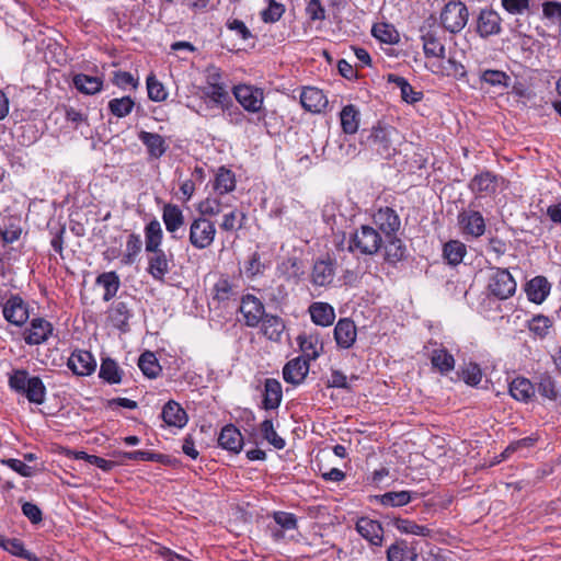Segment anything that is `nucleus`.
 Wrapping results in <instances>:
<instances>
[{
	"mask_svg": "<svg viewBox=\"0 0 561 561\" xmlns=\"http://www.w3.org/2000/svg\"><path fill=\"white\" fill-rule=\"evenodd\" d=\"M423 49L426 57L445 58V45L433 32L422 35Z\"/></svg>",
	"mask_w": 561,
	"mask_h": 561,
	"instance_id": "c9c22d12",
	"label": "nucleus"
},
{
	"mask_svg": "<svg viewBox=\"0 0 561 561\" xmlns=\"http://www.w3.org/2000/svg\"><path fill=\"white\" fill-rule=\"evenodd\" d=\"M501 4L505 11L513 15H522L529 10V0H501Z\"/></svg>",
	"mask_w": 561,
	"mask_h": 561,
	"instance_id": "69168bd1",
	"label": "nucleus"
},
{
	"mask_svg": "<svg viewBox=\"0 0 561 561\" xmlns=\"http://www.w3.org/2000/svg\"><path fill=\"white\" fill-rule=\"evenodd\" d=\"M431 363L440 374H448L455 368V359L445 348H437L432 352Z\"/></svg>",
	"mask_w": 561,
	"mask_h": 561,
	"instance_id": "79ce46f5",
	"label": "nucleus"
},
{
	"mask_svg": "<svg viewBox=\"0 0 561 561\" xmlns=\"http://www.w3.org/2000/svg\"><path fill=\"white\" fill-rule=\"evenodd\" d=\"M69 369L78 376H89L96 368V362L93 355L83 350L72 352L67 363Z\"/></svg>",
	"mask_w": 561,
	"mask_h": 561,
	"instance_id": "ddd939ff",
	"label": "nucleus"
},
{
	"mask_svg": "<svg viewBox=\"0 0 561 561\" xmlns=\"http://www.w3.org/2000/svg\"><path fill=\"white\" fill-rule=\"evenodd\" d=\"M226 207L227 205L220 198L207 197L199 203L197 209L202 215L201 217H205L219 215L225 210Z\"/></svg>",
	"mask_w": 561,
	"mask_h": 561,
	"instance_id": "4d7b16f0",
	"label": "nucleus"
},
{
	"mask_svg": "<svg viewBox=\"0 0 561 561\" xmlns=\"http://www.w3.org/2000/svg\"><path fill=\"white\" fill-rule=\"evenodd\" d=\"M551 325L552 321L542 314L535 316L528 321L529 331L540 339H543L549 334Z\"/></svg>",
	"mask_w": 561,
	"mask_h": 561,
	"instance_id": "13d9d810",
	"label": "nucleus"
},
{
	"mask_svg": "<svg viewBox=\"0 0 561 561\" xmlns=\"http://www.w3.org/2000/svg\"><path fill=\"white\" fill-rule=\"evenodd\" d=\"M5 551L13 556L26 559L28 561H42L33 552L26 550L23 546V542L16 538L10 539V541L8 542V547H5Z\"/></svg>",
	"mask_w": 561,
	"mask_h": 561,
	"instance_id": "bf43d9fd",
	"label": "nucleus"
},
{
	"mask_svg": "<svg viewBox=\"0 0 561 561\" xmlns=\"http://www.w3.org/2000/svg\"><path fill=\"white\" fill-rule=\"evenodd\" d=\"M245 214L239 209H232L227 214H224L220 229L224 231H233L241 229L244 225Z\"/></svg>",
	"mask_w": 561,
	"mask_h": 561,
	"instance_id": "603ef678",
	"label": "nucleus"
},
{
	"mask_svg": "<svg viewBox=\"0 0 561 561\" xmlns=\"http://www.w3.org/2000/svg\"><path fill=\"white\" fill-rule=\"evenodd\" d=\"M373 36L385 44H397L399 42V33L393 25L388 23H377L371 28Z\"/></svg>",
	"mask_w": 561,
	"mask_h": 561,
	"instance_id": "a18cd8bd",
	"label": "nucleus"
},
{
	"mask_svg": "<svg viewBox=\"0 0 561 561\" xmlns=\"http://www.w3.org/2000/svg\"><path fill=\"white\" fill-rule=\"evenodd\" d=\"M204 94L219 105H225L230 100L226 87L217 81H209V85L205 89Z\"/></svg>",
	"mask_w": 561,
	"mask_h": 561,
	"instance_id": "5fc2aeb1",
	"label": "nucleus"
},
{
	"mask_svg": "<svg viewBox=\"0 0 561 561\" xmlns=\"http://www.w3.org/2000/svg\"><path fill=\"white\" fill-rule=\"evenodd\" d=\"M147 90L149 99L154 102L164 101L168 96L163 84L159 82L154 76H149L147 78Z\"/></svg>",
	"mask_w": 561,
	"mask_h": 561,
	"instance_id": "680f3d73",
	"label": "nucleus"
},
{
	"mask_svg": "<svg viewBox=\"0 0 561 561\" xmlns=\"http://www.w3.org/2000/svg\"><path fill=\"white\" fill-rule=\"evenodd\" d=\"M162 238L163 231L160 222L157 219H153L149 224H147V226L145 227L146 251L149 253L162 250Z\"/></svg>",
	"mask_w": 561,
	"mask_h": 561,
	"instance_id": "bb28decb",
	"label": "nucleus"
},
{
	"mask_svg": "<svg viewBox=\"0 0 561 561\" xmlns=\"http://www.w3.org/2000/svg\"><path fill=\"white\" fill-rule=\"evenodd\" d=\"M147 272L158 282H163L170 272V259L163 250L149 252Z\"/></svg>",
	"mask_w": 561,
	"mask_h": 561,
	"instance_id": "f3484780",
	"label": "nucleus"
},
{
	"mask_svg": "<svg viewBox=\"0 0 561 561\" xmlns=\"http://www.w3.org/2000/svg\"><path fill=\"white\" fill-rule=\"evenodd\" d=\"M218 444L233 453H239L243 445V437L234 425H226L218 437Z\"/></svg>",
	"mask_w": 561,
	"mask_h": 561,
	"instance_id": "393cba45",
	"label": "nucleus"
},
{
	"mask_svg": "<svg viewBox=\"0 0 561 561\" xmlns=\"http://www.w3.org/2000/svg\"><path fill=\"white\" fill-rule=\"evenodd\" d=\"M488 279V291L500 300L512 297L517 288V283L506 268L491 266Z\"/></svg>",
	"mask_w": 561,
	"mask_h": 561,
	"instance_id": "7ed1b4c3",
	"label": "nucleus"
},
{
	"mask_svg": "<svg viewBox=\"0 0 561 561\" xmlns=\"http://www.w3.org/2000/svg\"><path fill=\"white\" fill-rule=\"evenodd\" d=\"M511 396L522 402H528L535 396L533 383L526 378H515L510 383Z\"/></svg>",
	"mask_w": 561,
	"mask_h": 561,
	"instance_id": "473e14b6",
	"label": "nucleus"
},
{
	"mask_svg": "<svg viewBox=\"0 0 561 561\" xmlns=\"http://www.w3.org/2000/svg\"><path fill=\"white\" fill-rule=\"evenodd\" d=\"M396 135V129L378 126L371 129L368 141L378 154L383 158H389L396 151L393 146V136Z\"/></svg>",
	"mask_w": 561,
	"mask_h": 561,
	"instance_id": "0eeeda50",
	"label": "nucleus"
},
{
	"mask_svg": "<svg viewBox=\"0 0 561 561\" xmlns=\"http://www.w3.org/2000/svg\"><path fill=\"white\" fill-rule=\"evenodd\" d=\"M260 431L263 438L276 449H283L286 445L285 439L282 438L276 431L272 420H264L260 425Z\"/></svg>",
	"mask_w": 561,
	"mask_h": 561,
	"instance_id": "864d4df0",
	"label": "nucleus"
},
{
	"mask_svg": "<svg viewBox=\"0 0 561 561\" xmlns=\"http://www.w3.org/2000/svg\"><path fill=\"white\" fill-rule=\"evenodd\" d=\"M538 392L549 399L556 400L558 397V391L556 390L554 381L548 375H543L540 377V381L538 383Z\"/></svg>",
	"mask_w": 561,
	"mask_h": 561,
	"instance_id": "338daca9",
	"label": "nucleus"
},
{
	"mask_svg": "<svg viewBox=\"0 0 561 561\" xmlns=\"http://www.w3.org/2000/svg\"><path fill=\"white\" fill-rule=\"evenodd\" d=\"M359 111L353 104L344 106L340 113L341 126L345 134L353 135L359 127Z\"/></svg>",
	"mask_w": 561,
	"mask_h": 561,
	"instance_id": "2f4dec72",
	"label": "nucleus"
},
{
	"mask_svg": "<svg viewBox=\"0 0 561 561\" xmlns=\"http://www.w3.org/2000/svg\"><path fill=\"white\" fill-rule=\"evenodd\" d=\"M138 366L142 374L149 378H156L161 371V367L156 355L149 351L140 355Z\"/></svg>",
	"mask_w": 561,
	"mask_h": 561,
	"instance_id": "de8ad7c7",
	"label": "nucleus"
},
{
	"mask_svg": "<svg viewBox=\"0 0 561 561\" xmlns=\"http://www.w3.org/2000/svg\"><path fill=\"white\" fill-rule=\"evenodd\" d=\"M300 103L309 112L320 113L328 106V99L318 88H306L301 92Z\"/></svg>",
	"mask_w": 561,
	"mask_h": 561,
	"instance_id": "a211bd4d",
	"label": "nucleus"
},
{
	"mask_svg": "<svg viewBox=\"0 0 561 561\" xmlns=\"http://www.w3.org/2000/svg\"><path fill=\"white\" fill-rule=\"evenodd\" d=\"M96 284L102 285L105 290L103 300L110 301L116 295L121 283L115 272H107L98 276Z\"/></svg>",
	"mask_w": 561,
	"mask_h": 561,
	"instance_id": "37998d69",
	"label": "nucleus"
},
{
	"mask_svg": "<svg viewBox=\"0 0 561 561\" xmlns=\"http://www.w3.org/2000/svg\"><path fill=\"white\" fill-rule=\"evenodd\" d=\"M468 9L460 1L448 2L442 13L440 23L450 33H459L468 22Z\"/></svg>",
	"mask_w": 561,
	"mask_h": 561,
	"instance_id": "39448f33",
	"label": "nucleus"
},
{
	"mask_svg": "<svg viewBox=\"0 0 561 561\" xmlns=\"http://www.w3.org/2000/svg\"><path fill=\"white\" fill-rule=\"evenodd\" d=\"M232 93L247 112L260 113L263 110L264 93L262 89L249 84H239L233 88Z\"/></svg>",
	"mask_w": 561,
	"mask_h": 561,
	"instance_id": "423d86ee",
	"label": "nucleus"
},
{
	"mask_svg": "<svg viewBox=\"0 0 561 561\" xmlns=\"http://www.w3.org/2000/svg\"><path fill=\"white\" fill-rule=\"evenodd\" d=\"M2 313L4 319L16 327H22L28 319V306L18 295H11L2 305Z\"/></svg>",
	"mask_w": 561,
	"mask_h": 561,
	"instance_id": "6e6552de",
	"label": "nucleus"
},
{
	"mask_svg": "<svg viewBox=\"0 0 561 561\" xmlns=\"http://www.w3.org/2000/svg\"><path fill=\"white\" fill-rule=\"evenodd\" d=\"M99 375L110 383H119L122 380V371L116 362L111 358L102 360Z\"/></svg>",
	"mask_w": 561,
	"mask_h": 561,
	"instance_id": "09e8293b",
	"label": "nucleus"
},
{
	"mask_svg": "<svg viewBox=\"0 0 561 561\" xmlns=\"http://www.w3.org/2000/svg\"><path fill=\"white\" fill-rule=\"evenodd\" d=\"M542 13L551 23L561 26V2L546 1L542 3Z\"/></svg>",
	"mask_w": 561,
	"mask_h": 561,
	"instance_id": "e2e57ef3",
	"label": "nucleus"
},
{
	"mask_svg": "<svg viewBox=\"0 0 561 561\" xmlns=\"http://www.w3.org/2000/svg\"><path fill=\"white\" fill-rule=\"evenodd\" d=\"M382 238L377 229L363 225L351 237L348 249L365 255H373L381 248Z\"/></svg>",
	"mask_w": 561,
	"mask_h": 561,
	"instance_id": "f03ea898",
	"label": "nucleus"
},
{
	"mask_svg": "<svg viewBox=\"0 0 561 561\" xmlns=\"http://www.w3.org/2000/svg\"><path fill=\"white\" fill-rule=\"evenodd\" d=\"M356 531L373 546H381L383 540V528L377 520L368 517H360L355 525Z\"/></svg>",
	"mask_w": 561,
	"mask_h": 561,
	"instance_id": "2eb2a0df",
	"label": "nucleus"
},
{
	"mask_svg": "<svg viewBox=\"0 0 561 561\" xmlns=\"http://www.w3.org/2000/svg\"><path fill=\"white\" fill-rule=\"evenodd\" d=\"M309 313L314 324L329 327L335 320L334 308L328 302L317 301L309 306Z\"/></svg>",
	"mask_w": 561,
	"mask_h": 561,
	"instance_id": "5701e85b",
	"label": "nucleus"
},
{
	"mask_svg": "<svg viewBox=\"0 0 561 561\" xmlns=\"http://www.w3.org/2000/svg\"><path fill=\"white\" fill-rule=\"evenodd\" d=\"M284 12V4L276 0H270L268 7L262 11L261 16L265 23H275L283 16Z\"/></svg>",
	"mask_w": 561,
	"mask_h": 561,
	"instance_id": "052dcab7",
	"label": "nucleus"
},
{
	"mask_svg": "<svg viewBox=\"0 0 561 561\" xmlns=\"http://www.w3.org/2000/svg\"><path fill=\"white\" fill-rule=\"evenodd\" d=\"M134 105L135 102L129 96L116 98L108 102V110L114 116L123 118L131 113Z\"/></svg>",
	"mask_w": 561,
	"mask_h": 561,
	"instance_id": "3c124183",
	"label": "nucleus"
},
{
	"mask_svg": "<svg viewBox=\"0 0 561 561\" xmlns=\"http://www.w3.org/2000/svg\"><path fill=\"white\" fill-rule=\"evenodd\" d=\"M357 154V146L346 139L341 140L336 148L329 149L330 158L337 163L347 162L354 159Z\"/></svg>",
	"mask_w": 561,
	"mask_h": 561,
	"instance_id": "f704fd0d",
	"label": "nucleus"
},
{
	"mask_svg": "<svg viewBox=\"0 0 561 561\" xmlns=\"http://www.w3.org/2000/svg\"><path fill=\"white\" fill-rule=\"evenodd\" d=\"M234 187H236L234 174L226 168H220L216 175V179H215L214 188L220 195H225L229 192H232L234 190Z\"/></svg>",
	"mask_w": 561,
	"mask_h": 561,
	"instance_id": "49530a36",
	"label": "nucleus"
},
{
	"mask_svg": "<svg viewBox=\"0 0 561 561\" xmlns=\"http://www.w3.org/2000/svg\"><path fill=\"white\" fill-rule=\"evenodd\" d=\"M142 242L140 240V237L137 234H129L127 242H126V254L124 255L125 263H133L136 255L141 250Z\"/></svg>",
	"mask_w": 561,
	"mask_h": 561,
	"instance_id": "0e129e2a",
	"label": "nucleus"
},
{
	"mask_svg": "<svg viewBox=\"0 0 561 561\" xmlns=\"http://www.w3.org/2000/svg\"><path fill=\"white\" fill-rule=\"evenodd\" d=\"M335 275L336 263L333 260H318L313 264L310 279L314 286L329 287L333 284Z\"/></svg>",
	"mask_w": 561,
	"mask_h": 561,
	"instance_id": "9d476101",
	"label": "nucleus"
},
{
	"mask_svg": "<svg viewBox=\"0 0 561 561\" xmlns=\"http://www.w3.org/2000/svg\"><path fill=\"white\" fill-rule=\"evenodd\" d=\"M261 321L263 334L271 341H278L285 329L283 320L277 316L265 314Z\"/></svg>",
	"mask_w": 561,
	"mask_h": 561,
	"instance_id": "4c0bfd02",
	"label": "nucleus"
},
{
	"mask_svg": "<svg viewBox=\"0 0 561 561\" xmlns=\"http://www.w3.org/2000/svg\"><path fill=\"white\" fill-rule=\"evenodd\" d=\"M162 220L164 222L165 229L169 233H171L173 239H179L178 236L179 230L184 225V215L182 209L174 204H165L162 209Z\"/></svg>",
	"mask_w": 561,
	"mask_h": 561,
	"instance_id": "dca6fc26",
	"label": "nucleus"
},
{
	"mask_svg": "<svg viewBox=\"0 0 561 561\" xmlns=\"http://www.w3.org/2000/svg\"><path fill=\"white\" fill-rule=\"evenodd\" d=\"M385 238L386 261L390 263H397L401 261L405 256V247L403 245L402 241L399 238H397L396 234Z\"/></svg>",
	"mask_w": 561,
	"mask_h": 561,
	"instance_id": "a19ab883",
	"label": "nucleus"
},
{
	"mask_svg": "<svg viewBox=\"0 0 561 561\" xmlns=\"http://www.w3.org/2000/svg\"><path fill=\"white\" fill-rule=\"evenodd\" d=\"M238 296L237 287L227 278L220 277L214 285V299L227 301L236 299Z\"/></svg>",
	"mask_w": 561,
	"mask_h": 561,
	"instance_id": "c03bdc74",
	"label": "nucleus"
},
{
	"mask_svg": "<svg viewBox=\"0 0 561 561\" xmlns=\"http://www.w3.org/2000/svg\"><path fill=\"white\" fill-rule=\"evenodd\" d=\"M550 284L543 276H536L526 284L525 291L528 299L535 304H541L550 293Z\"/></svg>",
	"mask_w": 561,
	"mask_h": 561,
	"instance_id": "b1692460",
	"label": "nucleus"
},
{
	"mask_svg": "<svg viewBox=\"0 0 561 561\" xmlns=\"http://www.w3.org/2000/svg\"><path fill=\"white\" fill-rule=\"evenodd\" d=\"M216 237V227L206 217L194 218L190 224L188 241L197 250L209 248Z\"/></svg>",
	"mask_w": 561,
	"mask_h": 561,
	"instance_id": "20e7f679",
	"label": "nucleus"
},
{
	"mask_svg": "<svg viewBox=\"0 0 561 561\" xmlns=\"http://www.w3.org/2000/svg\"><path fill=\"white\" fill-rule=\"evenodd\" d=\"M478 33L482 37L499 34L501 31V18L493 10H482L478 18Z\"/></svg>",
	"mask_w": 561,
	"mask_h": 561,
	"instance_id": "412c9836",
	"label": "nucleus"
},
{
	"mask_svg": "<svg viewBox=\"0 0 561 561\" xmlns=\"http://www.w3.org/2000/svg\"><path fill=\"white\" fill-rule=\"evenodd\" d=\"M73 85L84 94H95L102 90L103 81L99 77L78 73L72 79Z\"/></svg>",
	"mask_w": 561,
	"mask_h": 561,
	"instance_id": "72a5a7b5",
	"label": "nucleus"
},
{
	"mask_svg": "<svg viewBox=\"0 0 561 561\" xmlns=\"http://www.w3.org/2000/svg\"><path fill=\"white\" fill-rule=\"evenodd\" d=\"M497 179L491 172L477 174L470 182V188L473 193L491 195L496 191Z\"/></svg>",
	"mask_w": 561,
	"mask_h": 561,
	"instance_id": "cd10ccee",
	"label": "nucleus"
},
{
	"mask_svg": "<svg viewBox=\"0 0 561 561\" xmlns=\"http://www.w3.org/2000/svg\"><path fill=\"white\" fill-rule=\"evenodd\" d=\"M139 140L147 147L153 158H160L167 150L165 141L159 134L141 130L138 134Z\"/></svg>",
	"mask_w": 561,
	"mask_h": 561,
	"instance_id": "7c9ffc66",
	"label": "nucleus"
},
{
	"mask_svg": "<svg viewBox=\"0 0 561 561\" xmlns=\"http://www.w3.org/2000/svg\"><path fill=\"white\" fill-rule=\"evenodd\" d=\"M53 325L43 318H34L30 328L24 331V341L28 345H38L48 340L53 334Z\"/></svg>",
	"mask_w": 561,
	"mask_h": 561,
	"instance_id": "9b49d317",
	"label": "nucleus"
},
{
	"mask_svg": "<svg viewBox=\"0 0 561 561\" xmlns=\"http://www.w3.org/2000/svg\"><path fill=\"white\" fill-rule=\"evenodd\" d=\"M240 312L243 314L248 327H256L265 317L264 306L259 298L253 295L242 297Z\"/></svg>",
	"mask_w": 561,
	"mask_h": 561,
	"instance_id": "f8f14e48",
	"label": "nucleus"
},
{
	"mask_svg": "<svg viewBox=\"0 0 561 561\" xmlns=\"http://www.w3.org/2000/svg\"><path fill=\"white\" fill-rule=\"evenodd\" d=\"M11 390L23 394L31 403L42 404L46 398V387L38 376H31L25 369H14L9 374Z\"/></svg>",
	"mask_w": 561,
	"mask_h": 561,
	"instance_id": "f257e3e1",
	"label": "nucleus"
},
{
	"mask_svg": "<svg viewBox=\"0 0 561 561\" xmlns=\"http://www.w3.org/2000/svg\"><path fill=\"white\" fill-rule=\"evenodd\" d=\"M161 417L167 425L175 426L178 428L184 427L188 420L185 410L173 400H170L164 404Z\"/></svg>",
	"mask_w": 561,
	"mask_h": 561,
	"instance_id": "4be33fe9",
	"label": "nucleus"
},
{
	"mask_svg": "<svg viewBox=\"0 0 561 561\" xmlns=\"http://www.w3.org/2000/svg\"><path fill=\"white\" fill-rule=\"evenodd\" d=\"M458 225L465 236L481 237L485 231V221L477 210H462L458 215Z\"/></svg>",
	"mask_w": 561,
	"mask_h": 561,
	"instance_id": "1a4fd4ad",
	"label": "nucleus"
},
{
	"mask_svg": "<svg viewBox=\"0 0 561 561\" xmlns=\"http://www.w3.org/2000/svg\"><path fill=\"white\" fill-rule=\"evenodd\" d=\"M282 397L280 382L274 378H267L264 382L263 408L265 410L278 408Z\"/></svg>",
	"mask_w": 561,
	"mask_h": 561,
	"instance_id": "a878e982",
	"label": "nucleus"
},
{
	"mask_svg": "<svg viewBox=\"0 0 561 561\" xmlns=\"http://www.w3.org/2000/svg\"><path fill=\"white\" fill-rule=\"evenodd\" d=\"M417 554L405 540H397L387 549L388 561H416Z\"/></svg>",
	"mask_w": 561,
	"mask_h": 561,
	"instance_id": "c85d7f7f",
	"label": "nucleus"
},
{
	"mask_svg": "<svg viewBox=\"0 0 561 561\" xmlns=\"http://www.w3.org/2000/svg\"><path fill=\"white\" fill-rule=\"evenodd\" d=\"M481 80L489 85L507 89L511 83V78L504 71L501 70H485L481 75Z\"/></svg>",
	"mask_w": 561,
	"mask_h": 561,
	"instance_id": "6e6d98bb",
	"label": "nucleus"
},
{
	"mask_svg": "<svg viewBox=\"0 0 561 561\" xmlns=\"http://www.w3.org/2000/svg\"><path fill=\"white\" fill-rule=\"evenodd\" d=\"M356 327L348 319H340L334 328V339L336 344L342 348H350L356 341Z\"/></svg>",
	"mask_w": 561,
	"mask_h": 561,
	"instance_id": "6ab92c4d",
	"label": "nucleus"
},
{
	"mask_svg": "<svg viewBox=\"0 0 561 561\" xmlns=\"http://www.w3.org/2000/svg\"><path fill=\"white\" fill-rule=\"evenodd\" d=\"M377 499L385 507H401L412 501V492L391 491L379 495Z\"/></svg>",
	"mask_w": 561,
	"mask_h": 561,
	"instance_id": "ea45409f",
	"label": "nucleus"
},
{
	"mask_svg": "<svg viewBox=\"0 0 561 561\" xmlns=\"http://www.w3.org/2000/svg\"><path fill=\"white\" fill-rule=\"evenodd\" d=\"M298 343L301 352L309 359H316L319 357L320 352L323 348V345L318 335L314 334H305L298 336Z\"/></svg>",
	"mask_w": 561,
	"mask_h": 561,
	"instance_id": "58836bf2",
	"label": "nucleus"
},
{
	"mask_svg": "<svg viewBox=\"0 0 561 561\" xmlns=\"http://www.w3.org/2000/svg\"><path fill=\"white\" fill-rule=\"evenodd\" d=\"M467 253L466 245L459 240H450L444 244L443 255L450 265H458Z\"/></svg>",
	"mask_w": 561,
	"mask_h": 561,
	"instance_id": "e433bc0d",
	"label": "nucleus"
},
{
	"mask_svg": "<svg viewBox=\"0 0 561 561\" xmlns=\"http://www.w3.org/2000/svg\"><path fill=\"white\" fill-rule=\"evenodd\" d=\"M462 379L467 385L477 386L482 379V371L477 364L470 363L462 370Z\"/></svg>",
	"mask_w": 561,
	"mask_h": 561,
	"instance_id": "774afa93",
	"label": "nucleus"
},
{
	"mask_svg": "<svg viewBox=\"0 0 561 561\" xmlns=\"http://www.w3.org/2000/svg\"><path fill=\"white\" fill-rule=\"evenodd\" d=\"M393 525L400 533L403 534L416 535L421 537H427L431 535L430 528L423 525H419L410 519L397 518Z\"/></svg>",
	"mask_w": 561,
	"mask_h": 561,
	"instance_id": "8fccbe9b",
	"label": "nucleus"
},
{
	"mask_svg": "<svg viewBox=\"0 0 561 561\" xmlns=\"http://www.w3.org/2000/svg\"><path fill=\"white\" fill-rule=\"evenodd\" d=\"M131 312L123 301L115 302L108 309V320L116 329L126 331Z\"/></svg>",
	"mask_w": 561,
	"mask_h": 561,
	"instance_id": "c756f323",
	"label": "nucleus"
},
{
	"mask_svg": "<svg viewBox=\"0 0 561 561\" xmlns=\"http://www.w3.org/2000/svg\"><path fill=\"white\" fill-rule=\"evenodd\" d=\"M374 224L383 233L385 237L396 234L401 221L397 213L390 207L379 208L374 214Z\"/></svg>",
	"mask_w": 561,
	"mask_h": 561,
	"instance_id": "4468645a",
	"label": "nucleus"
},
{
	"mask_svg": "<svg viewBox=\"0 0 561 561\" xmlns=\"http://www.w3.org/2000/svg\"><path fill=\"white\" fill-rule=\"evenodd\" d=\"M309 371V363L304 358H294L283 368V377L286 382L299 385Z\"/></svg>",
	"mask_w": 561,
	"mask_h": 561,
	"instance_id": "aec40b11",
	"label": "nucleus"
}]
</instances>
